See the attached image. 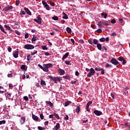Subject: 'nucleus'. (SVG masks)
I'll return each instance as SVG.
<instances>
[{
	"instance_id": "obj_1",
	"label": "nucleus",
	"mask_w": 130,
	"mask_h": 130,
	"mask_svg": "<svg viewBox=\"0 0 130 130\" xmlns=\"http://www.w3.org/2000/svg\"><path fill=\"white\" fill-rule=\"evenodd\" d=\"M48 78L50 80L53 81L55 84H56L57 82H60L62 80L61 77H54L51 76H48Z\"/></svg>"
},
{
	"instance_id": "obj_2",
	"label": "nucleus",
	"mask_w": 130,
	"mask_h": 130,
	"mask_svg": "<svg viewBox=\"0 0 130 130\" xmlns=\"http://www.w3.org/2000/svg\"><path fill=\"white\" fill-rule=\"evenodd\" d=\"M44 72H46V73H47L49 72L48 69H50V68H51L52 67V64L50 63H47V64H44Z\"/></svg>"
},
{
	"instance_id": "obj_3",
	"label": "nucleus",
	"mask_w": 130,
	"mask_h": 130,
	"mask_svg": "<svg viewBox=\"0 0 130 130\" xmlns=\"http://www.w3.org/2000/svg\"><path fill=\"white\" fill-rule=\"evenodd\" d=\"M24 48H25V49H27V50H31L32 49H34V48H35V46L31 44H26L24 45Z\"/></svg>"
},
{
	"instance_id": "obj_4",
	"label": "nucleus",
	"mask_w": 130,
	"mask_h": 130,
	"mask_svg": "<svg viewBox=\"0 0 130 130\" xmlns=\"http://www.w3.org/2000/svg\"><path fill=\"white\" fill-rule=\"evenodd\" d=\"M110 62L112 63V64H114V66H117V67H118V66H120V64L119 62H118V61H117V60L114 58L111 59Z\"/></svg>"
},
{
	"instance_id": "obj_5",
	"label": "nucleus",
	"mask_w": 130,
	"mask_h": 130,
	"mask_svg": "<svg viewBox=\"0 0 130 130\" xmlns=\"http://www.w3.org/2000/svg\"><path fill=\"white\" fill-rule=\"evenodd\" d=\"M94 75H95V70L93 68H90V72L87 75V78H91V77L94 76Z\"/></svg>"
},
{
	"instance_id": "obj_6",
	"label": "nucleus",
	"mask_w": 130,
	"mask_h": 130,
	"mask_svg": "<svg viewBox=\"0 0 130 130\" xmlns=\"http://www.w3.org/2000/svg\"><path fill=\"white\" fill-rule=\"evenodd\" d=\"M13 8L14 7H13L12 6L7 5L4 8V10L5 12H10V11H11V10H13Z\"/></svg>"
},
{
	"instance_id": "obj_7",
	"label": "nucleus",
	"mask_w": 130,
	"mask_h": 130,
	"mask_svg": "<svg viewBox=\"0 0 130 130\" xmlns=\"http://www.w3.org/2000/svg\"><path fill=\"white\" fill-rule=\"evenodd\" d=\"M93 113H94V114L96 115V116H100V115L102 114V112H101V111H98L97 110H95L93 111Z\"/></svg>"
},
{
	"instance_id": "obj_8",
	"label": "nucleus",
	"mask_w": 130,
	"mask_h": 130,
	"mask_svg": "<svg viewBox=\"0 0 130 130\" xmlns=\"http://www.w3.org/2000/svg\"><path fill=\"white\" fill-rule=\"evenodd\" d=\"M25 121H26V117L25 116L21 117L20 119V124L21 125L24 124V123H25Z\"/></svg>"
},
{
	"instance_id": "obj_9",
	"label": "nucleus",
	"mask_w": 130,
	"mask_h": 130,
	"mask_svg": "<svg viewBox=\"0 0 130 130\" xmlns=\"http://www.w3.org/2000/svg\"><path fill=\"white\" fill-rule=\"evenodd\" d=\"M13 55L15 58H18V57L19 56V52H18V51H13Z\"/></svg>"
},
{
	"instance_id": "obj_10",
	"label": "nucleus",
	"mask_w": 130,
	"mask_h": 130,
	"mask_svg": "<svg viewBox=\"0 0 130 130\" xmlns=\"http://www.w3.org/2000/svg\"><path fill=\"white\" fill-rule=\"evenodd\" d=\"M104 23L105 20L100 21L98 22V25L102 28V27H103V25H104Z\"/></svg>"
},
{
	"instance_id": "obj_11",
	"label": "nucleus",
	"mask_w": 130,
	"mask_h": 130,
	"mask_svg": "<svg viewBox=\"0 0 130 130\" xmlns=\"http://www.w3.org/2000/svg\"><path fill=\"white\" fill-rule=\"evenodd\" d=\"M24 10L25 11H26V13L27 15H28L29 16L32 15V13H31V11L30 10H29V9L28 8L25 7L24 8Z\"/></svg>"
},
{
	"instance_id": "obj_12",
	"label": "nucleus",
	"mask_w": 130,
	"mask_h": 130,
	"mask_svg": "<svg viewBox=\"0 0 130 130\" xmlns=\"http://www.w3.org/2000/svg\"><path fill=\"white\" fill-rule=\"evenodd\" d=\"M58 72L60 76H62L64 74V70H63L60 68L58 69Z\"/></svg>"
},
{
	"instance_id": "obj_13",
	"label": "nucleus",
	"mask_w": 130,
	"mask_h": 130,
	"mask_svg": "<svg viewBox=\"0 0 130 130\" xmlns=\"http://www.w3.org/2000/svg\"><path fill=\"white\" fill-rule=\"evenodd\" d=\"M32 118L35 121H38V119H39V118H38V116H37L33 114H32Z\"/></svg>"
},
{
	"instance_id": "obj_14",
	"label": "nucleus",
	"mask_w": 130,
	"mask_h": 130,
	"mask_svg": "<svg viewBox=\"0 0 130 130\" xmlns=\"http://www.w3.org/2000/svg\"><path fill=\"white\" fill-rule=\"evenodd\" d=\"M59 123H57L56 125L52 128L53 130H58L59 129Z\"/></svg>"
},
{
	"instance_id": "obj_15",
	"label": "nucleus",
	"mask_w": 130,
	"mask_h": 130,
	"mask_svg": "<svg viewBox=\"0 0 130 130\" xmlns=\"http://www.w3.org/2000/svg\"><path fill=\"white\" fill-rule=\"evenodd\" d=\"M70 54V53H69V52L66 53L62 57V60L63 61V60H64V59H66V58H67V57H68L69 56V55Z\"/></svg>"
},
{
	"instance_id": "obj_16",
	"label": "nucleus",
	"mask_w": 130,
	"mask_h": 130,
	"mask_svg": "<svg viewBox=\"0 0 130 130\" xmlns=\"http://www.w3.org/2000/svg\"><path fill=\"white\" fill-rule=\"evenodd\" d=\"M46 103H47V104H48V105H49L50 107H51V108H53V104H52V103H51V102H50V101H46Z\"/></svg>"
},
{
	"instance_id": "obj_17",
	"label": "nucleus",
	"mask_w": 130,
	"mask_h": 130,
	"mask_svg": "<svg viewBox=\"0 0 130 130\" xmlns=\"http://www.w3.org/2000/svg\"><path fill=\"white\" fill-rule=\"evenodd\" d=\"M62 15L64 16L62 17V19H64L65 20H68V19H69L68 15H67L64 12H62Z\"/></svg>"
},
{
	"instance_id": "obj_18",
	"label": "nucleus",
	"mask_w": 130,
	"mask_h": 130,
	"mask_svg": "<svg viewBox=\"0 0 130 130\" xmlns=\"http://www.w3.org/2000/svg\"><path fill=\"white\" fill-rule=\"evenodd\" d=\"M20 69L21 70H23L24 71V72H25V71H27V66L26 65H22L20 67Z\"/></svg>"
},
{
	"instance_id": "obj_19",
	"label": "nucleus",
	"mask_w": 130,
	"mask_h": 130,
	"mask_svg": "<svg viewBox=\"0 0 130 130\" xmlns=\"http://www.w3.org/2000/svg\"><path fill=\"white\" fill-rule=\"evenodd\" d=\"M70 104H72V102L71 101H67L66 102H65V104H64V107H67V106H69L70 105Z\"/></svg>"
},
{
	"instance_id": "obj_20",
	"label": "nucleus",
	"mask_w": 130,
	"mask_h": 130,
	"mask_svg": "<svg viewBox=\"0 0 130 130\" xmlns=\"http://www.w3.org/2000/svg\"><path fill=\"white\" fill-rule=\"evenodd\" d=\"M37 19H38V21H39V22H40V23L41 24L42 18H41V16H40V15H38Z\"/></svg>"
},
{
	"instance_id": "obj_21",
	"label": "nucleus",
	"mask_w": 130,
	"mask_h": 130,
	"mask_svg": "<svg viewBox=\"0 0 130 130\" xmlns=\"http://www.w3.org/2000/svg\"><path fill=\"white\" fill-rule=\"evenodd\" d=\"M96 47L98 48V49H99V50H102V46L101 44H98L96 45Z\"/></svg>"
},
{
	"instance_id": "obj_22",
	"label": "nucleus",
	"mask_w": 130,
	"mask_h": 130,
	"mask_svg": "<svg viewBox=\"0 0 130 130\" xmlns=\"http://www.w3.org/2000/svg\"><path fill=\"white\" fill-rule=\"evenodd\" d=\"M101 15L102 17H104V19H106L107 18V13H102Z\"/></svg>"
},
{
	"instance_id": "obj_23",
	"label": "nucleus",
	"mask_w": 130,
	"mask_h": 130,
	"mask_svg": "<svg viewBox=\"0 0 130 130\" xmlns=\"http://www.w3.org/2000/svg\"><path fill=\"white\" fill-rule=\"evenodd\" d=\"M66 30L67 32L69 33V34H71V33H72V29H71V28L69 27H67Z\"/></svg>"
},
{
	"instance_id": "obj_24",
	"label": "nucleus",
	"mask_w": 130,
	"mask_h": 130,
	"mask_svg": "<svg viewBox=\"0 0 130 130\" xmlns=\"http://www.w3.org/2000/svg\"><path fill=\"white\" fill-rule=\"evenodd\" d=\"M0 29L2 32L5 33V34H7V31H5V29H4V27H3V25L0 24Z\"/></svg>"
},
{
	"instance_id": "obj_25",
	"label": "nucleus",
	"mask_w": 130,
	"mask_h": 130,
	"mask_svg": "<svg viewBox=\"0 0 130 130\" xmlns=\"http://www.w3.org/2000/svg\"><path fill=\"white\" fill-rule=\"evenodd\" d=\"M75 111L77 114L81 111V108L80 107H78L76 110Z\"/></svg>"
},
{
	"instance_id": "obj_26",
	"label": "nucleus",
	"mask_w": 130,
	"mask_h": 130,
	"mask_svg": "<svg viewBox=\"0 0 130 130\" xmlns=\"http://www.w3.org/2000/svg\"><path fill=\"white\" fill-rule=\"evenodd\" d=\"M41 85L42 86H46V83H45V81L43 80H41Z\"/></svg>"
},
{
	"instance_id": "obj_27",
	"label": "nucleus",
	"mask_w": 130,
	"mask_h": 130,
	"mask_svg": "<svg viewBox=\"0 0 130 130\" xmlns=\"http://www.w3.org/2000/svg\"><path fill=\"white\" fill-rule=\"evenodd\" d=\"M37 40V37H35V35H34V37L31 39V42H34Z\"/></svg>"
},
{
	"instance_id": "obj_28",
	"label": "nucleus",
	"mask_w": 130,
	"mask_h": 130,
	"mask_svg": "<svg viewBox=\"0 0 130 130\" xmlns=\"http://www.w3.org/2000/svg\"><path fill=\"white\" fill-rule=\"evenodd\" d=\"M93 44H94V45H97V44H98V40L96 39H94L93 40Z\"/></svg>"
},
{
	"instance_id": "obj_29",
	"label": "nucleus",
	"mask_w": 130,
	"mask_h": 130,
	"mask_svg": "<svg viewBox=\"0 0 130 130\" xmlns=\"http://www.w3.org/2000/svg\"><path fill=\"white\" fill-rule=\"evenodd\" d=\"M44 7L46 8V10H47V11H50V8H49V6H48V4L45 5Z\"/></svg>"
},
{
	"instance_id": "obj_30",
	"label": "nucleus",
	"mask_w": 130,
	"mask_h": 130,
	"mask_svg": "<svg viewBox=\"0 0 130 130\" xmlns=\"http://www.w3.org/2000/svg\"><path fill=\"white\" fill-rule=\"evenodd\" d=\"M52 20H54V21H58V17L56 16H53L52 18Z\"/></svg>"
},
{
	"instance_id": "obj_31",
	"label": "nucleus",
	"mask_w": 130,
	"mask_h": 130,
	"mask_svg": "<svg viewBox=\"0 0 130 130\" xmlns=\"http://www.w3.org/2000/svg\"><path fill=\"white\" fill-rule=\"evenodd\" d=\"M92 101H90L89 102H88L86 104V107H89L90 105L92 104Z\"/></svg>"
},
{
	"instance_id": "obj_32",
	"label": "nucleus",
	"mask_w": 130,
	"mask_h": 130,
	"mask_svg": "<svg viewBox=\"0 0 130 130\" xmlns=\"http://www.w3.org/2000/svg\"><path fill=\"white\" fill-rule=\"evenodd\" d=\"M63 79H67L68 80H70L71 79V76L68 75V76H63Z\"/></svg>"
},
{
	"instance_id": "obj_33",
	"label": "nucleus",
	"mask_w": 130,
	"mask_h": 130,
	"mask_svg": "<svg viewBox=\"0 0 130 130\" xmlns=\"http://www.w3.org/2000/svg\"><path fill=\"white\" fill-rule=\"evenodd\" d=\"M108 68H112V65L109 64L108 63H107V64L106 65V68L108 69Z\"/></svg>"
},
{
	"instance_id": "obj_34",
	"label": "nucleus",
	"mask_w": 130,
	"mask_h": 130,
	"mask_svg": "<svg viewBox=\"0 0 130 130\" xmlns=\"http://www.w3.org/2000/svg\"><path fill=\"white\" fill-rule=\"evenodd\" d=\"M8 78H12L13 77V74L12 72H10V73H8L7 75Z\"/></svg>"
},
{
	"instance_id": "obj_35",
	"label": "nucleus",
	"mask_w": 130,
	"mask_h": 130,
	"mask_svg": "<svg viewBox=\"0 0 130 130\" xmlns=\"http://www.w3.org/2000/svg\"><path fill=\"white\" fill-rule=\"evenodd\" d=\"M128 93V91L127 90H126V91L124 90L123 91V95H124V96H126L127 95Z\"/></svg>"
},
{
	"instance_id": "obj_36",
	"label": "nucleus",
	"mask_w": 130,
	"mask_h": 130,
	"mask_svg": "<svg viewBox=\"0 0 130 130\" xmlns=\"http://www.w3.org/2000/svg\"><path fill=\"white\" fill-rule=\"evenodd\" d=\"M93 41L92 39H89L88 40V43H89V44H91V45H93Z\"/></svg>"
},
{
	"instance_id": "obj_37",
	"label": "nucleus",
	"mask_w": 130,
	"mask_h": 130,
	"mask_svg": "<svg viewBox=\"0 0 130 130\" xmlns=\"http://www.w3.org/2000/svg\"><path fill=\"white\" fill-rule=\"evenodd\" d=\"M42 49H43V50H47V49H48L46 46H42Z\"/></svg>"
},
{
	"instance_id": "obj_38",
	"label": "nucleus",
	"mask_w": 130,
	"mask_h": 130,
	"mask_svg": "<svg viewBox=\"0 0 130 130\" xmlns=\"http://www.w3.org/2000/svg\"><path fill=\"white\" fill-rule=\"evenodd\" d=\"M6 123V120H3L0 121V125H2V124H5Z\"/></svg>"
},
{
	"instance_id": "obj_39",
	"label": "nucleus",
	"mask_w": 130,
	"mask_h": 130,
	"mask_svg": "<svg viewBox=\"0 0 130 130\" xmlns=\"http://www.w3.org/2000/svg\"><path fill=\"white\" fill-rule=\"evenodd\" d=\"M54 116H55V117L56 118H57V119H59V116H58V115L57 114L54 113Z\"/></svg>"
},
{
	"instance_id": "obj_40",
	"label": "nucleus",
	"mask_w": 130,
	"mask_h": 130,
	"mask_svg": "<svg viewBox=\"0 0 130 130\" xmlns=\"http://www.w3.org/2000/svg\"><path fill=\"white\" fill-rule=\"evenodd\" d=\"M31 58V55L29 54L27 55V60H28V61H30V59Z\"/></svg>"
},
{
	"instance_id": "obj_41",
	"label": "nucleus",
	"mask_w": 130,
	"mask_h": 130,
	"mask_svg": "<svg viewBox=\"0 0 130 130\" xmlns=\"http://www.w3.org/2000/svg\"><path fill=\"white\" fill-rule=\"evenodd\" d=\"M64 120H69V115H66L65 117L63 118Z\"/></svg>"
},
{
	"instance_id": "obj_42",
	"label": "nucleus",
	"mask_w": 130,
	"mask_h": 130,
	"mask_svg": "<svg viewBox=\"0 0 130 130\" xmlns=\"http://www.w3.org/2000/svg\"><path fill=\"white\" fill-rule=\"evenodd\" d=\"M38 67H40V68L41 69V70H43V71H44V67H42V66H41V64H38Z\"/></svg>"
},
{
	"instance_id": "obj_43",
	"label": "nucleus",
	"mask_w": 130,
	"mask_h": 130,
	"mask_svg": "<svg viewBox=\"0 0 130 130\" xmlns=\"http://www.w3.org/2000/svg\"><path fill=\"white\" fill-rule=\"evenodd\" d=\"M124 59L122 57H119L118 58V60H119L120 61H122Z\"/></svg>"
},
{
	"instance_id": "obj_44",
	"label": "nucleus",
	"mask_w": 130,
	"mask_h": 130,
	"mask_svg": "<svg viewBox=\"0 0 130 130\" xmlns=\"http://www.w3.org/2000/svg\"><path fill=\"white\" fill-rule=\"evenodd\" d=\"M50 6H51V7H55V4H54V3H53L52 2H50Z\"/></svg>"
},
{
	"instance_id": "obj_45",
	"label": "nucleus",
	"mask_w": 130,
	"mask_h": 130,
	"mask_svg": "<svg viewBox=\"0 0 130 130\" xmlns=\"http://www.w3.org/2000/svg\"><path fill=\"white\" fill-rule=\"evenodd\" d=\"M100 41H101V42H104V41H105V38H102L100 39Z\"/></svg>"
},
{
	"instance_id": "obj_46",
	"label": "nucleus",
	"mask_w": 130,
	"mask_h": 130,
	"mask_svg": "<svg viewBox=\"0 0 130 130\" xmlns=\"http://www.w3.org/2000/svg\"><path fill=\"white\" fill-rule=\"evenodd\" d=\"M5 28H6V29H7V30H9V29L11 28V27H10V26L8 25H4Z\"/></svg>"
},
{
	"instance_id": "obj_47",
	"label": "nucleus",
	"mask_w": 130,
	"mask_h": 130,
	"mask_svg": "<svg viewBox=\"0 0 130 130\" xmlns=\"http://www.w3.org/2000/svg\"><path fill=\"white\" fill-rule=\"evenodd\" d=\"M13 88H14V85H13V84H9V88L13 89Z\"/></svg>"
},
{
	"instance_id": "obj_48",
	"label": "nucleus",
	"mask_w": 130,
	"mask_h": 130,
	"mask_svg": "<svg viewBox=\"0 0 130 130\" xmlns=\"http://www.w3.org/2000/svg\"><path fill=\"white\" fill-rule=\"evenodd\" d=\"M104 25L105 26H108L109 25V22H108V21H106L105 20Z\"/></svg>"
},
{
	"instance_id": "obj_49",
	"label": "nucleus",
	"mask_w": 130,
	"mask_h": 130,
	"mask_svg": "<svg viewBox=\"0 0 130 130\" xmlns=\"http://www.w3.org/2000/svg\"><path fill=\"white\" fill-rule=\"evenodd\" d=\"M25 39H27V38H29V34L27 33L25 35Z\"/></svg>"
},
{
	"instance_id": "obj_50",
	"label": "nucleus",
	"mask_w": 130,
	"mask_h": 130,
	"mask_svg": "<svg viewBox=\"0 0 130 130\" xmlns=\"http://www.w3.org/2000/svg\"><path fill=\"white\" fill-rule=\"evenodd\" d=\"M101 69L102 68H95V70L97 72H100V71H101Z\"/></svg>"
},
{
	"instance_id": "obj_51",
	"label": "nucleus",
	"mask_w": 130,
	"mask_h": 130,
	"mask_svg": "<svg viewBox=\"0 0 130 130\" xmlns=\"http://www.w3.org/2000/svg\"><path fill=\"white\" fill-rule=\"evenodd\" d=\"M15 33L17 34V35H21V32H20V31L18 30H15Z\"/></svg>"
},
{
	"instance_id": "obj_52",
	"label": "nucleus",
	"mask_w": 130,
	"mask_h": 130,
	"mask_svg": "<svg viewBox=\"0 0 130 130\" xmlns=\"http://www.w3.org/2000/svg\"><path fill=\"white\" fill-rule=\"evenodd\" d=\"M40 117L41 119H43V118H44V116H43V114H41L40 115Z\"/></svg>"
},
{
	"instance_id": "obj_53",
	"label": "nucleus",
	"mask_w": 130,
	"mask_h": 130,
	"mask_svg": "<svg viewBox=\"0 0 130 130\" xmlns=\"http://www.w3.org/2000/svg\"><path fill=\"white\" fill-rule=\"evenodd\" d=\"M96 31L98 32V33H102V29H97Z\"/></svg>"
},
{
	"instance_id": "obj_54",
	"label": "nucleus",
	"mask_w": 130,
	"mask_h": 130,
	"mask_svg": "<svg viewBox=\"0 0 130 130\" xmlns=\"http://www.w3.org/2000/svg\"><path fill=\"white\" fill-rule=\"evenodd\" d=\"M101 74L102 75H104L105 73H104V69H101Z\"/></svg>"
},
{
	"instance_id": "obj_55",
	"label": "nucleus",
	"mask_w": 130,
	"mask_h": 130,
	"mask_svg": "<svg viewBox=\"0 0 130 130\" xmlns=\"http://www.w3.org/2000/svg\"><path fill=\"white\" fill-rule=\"evenodd\" d=\"M34 21L36 22V23H38V24H41V23L39 22V21L38 19H34Z\"/></svg>"
},
{
	"instance_id": "obj_56",
	"label": "nucleus",
	"mask_w": 130,
	"mask_h": 130,
	"mask_svg": "<svg viewBox=\"0 0 130 130\" xmlns=\"http://www.w3.org/2000/svg\"><path fill=\"white\" fill-rule=\"evenodd\" d=\"M65 63L67 65L69 66V65H70V63H71V62L70 61H65Z\"/></svg>"
},
{
	"instance_id": "obj_57",
	"label": "nucleus",
	"mask_w": 130,
	"mask_h": 130,
	"mask_svg": "<svg viewBox=\"0 0 130 130\" xmlns=\"http://www.w3.org/2000/svg\"><path fill=\"white\" fill-rule=\"evenodd\" d=\"M6 95L7 98H11V93H7Z\"/></svg>"
},
{
	"instance_id": "obj_58",
	"label": "nucleus",
	"mask_w": 130,
	"mask_h": 130,
	"mask_svg": "<svg viewBox=\"0 0 130 130\" xmlns=\"http://www.w3.org/2000/svg\"><path fill=\"white\" fill-rule=\"evenodd\" d=\"M42 4L44 7H45V6H46L47 5V3L45 1H43Z\"/></svg>"
},
{
	"instance_id": "obj_59",
	"label": "nucleus",
	"mask_w": 130,
	"mask_h": 130,
	"mask_svg": "<svg viewBox=\"0 0 130 130\" xmlns=\"http://www.w3.org/2000/svg\"><path fill=\"white\" fill-rule=\"evenodd\" d=\"M8 51H9V52H12V48H11V47H8Z\"/></svg>"
},
{
	"instance_id": "obj_60",
	"label": "nucleus",
	"mask_w": 130,
	"mask_h": 130,
	"mask_svg": "<svg viewBox=\"0 0 130 130\" xmlns=\"http://www.w3.org/2000/svg\"><path fill=\"white\" fill-rule=\"evenodd\" d=\"M19 15H26V13H25V11H21Z\"/></svg>"
},
{
	"instance_id": "obj_61",
	"label": "nucleus",
	"mask_w": 130,
	"mask_h": 130,
	"mask_svg": "<svg viewBox=\"0 0 130 130\" xmlns=\"http://www.w3.org/2000/svg\"><path fill=\"white\" fill-rule=\"evenodd\" d=\"M79 43H80V44H83L84 43V40H80Z\"/></svg>"
},
{
	"instance_id": "obj_62",
	"label": "nucleus",
	"mask_w": 130,
	"mask_h": 130,
	"mask_svg": "<svg viewBox=\"0 0 130 130\" xmlns=\"http://www.w3.org/2000/svg\"><path fill=\"white\" fill-rule=\"evenodd\" d=\"M38 129H39V130H43V129H44V128H43V127H41V126H38Z\"/></svg>"
},
{
	"instance_id": "obj_63",
	"label": "nucleus",
	"mask_w": 130,
	"mask_h": 130,
	"mask_svg": "<svg viewBox=\"0 0 130 130\" xmlns=\"http://www.w3.org/2000/svg\"><path fill=\"white\" fill-rule=\"evenodd\" d=\"M19 4H20V1L19 0L16 1V5L17 6H19Z\"/></svg>"
},
{
	"instance_id": "obj_64",
	"label": "nucleus",
	"mask_w": 130,
	"mask_h": 130,
	"mask_svg": "<svg viewBox=\"0 0 130 130\" xmlns=\"http://www.w3.org/2000/svg\"><path fill=\"white\" fill-rule=\"evenodd\" d=\"M79 75H80V73H79V72H78V71H76L75 72V76H79Z\"/></svg>"
}]
</instances>
